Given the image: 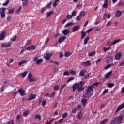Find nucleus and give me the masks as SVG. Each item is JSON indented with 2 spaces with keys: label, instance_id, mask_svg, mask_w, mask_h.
I'll return each instance as SVG.
<instances>
[{
  "label": "nucleus",
  "instance_id": "nucleus-1",
  "mask_svg": "<svg viewBox=\"0 0 124 124\" xmlns=\"http://www.w3.org/2000/svg\"><path fill=\"white\" fill-rule=\"evenodd\" d=\"M73 92H75L77 89L79 92H83L85 90V82H80L79 83H75L73 86Z\"/></svg>",
  "mask_w": 124,
  "mask_h": 124
},
{
  "label": "nucleus",
  "instance_id": "nucleus-2",
  "mask_svg": "<svg viewBox=\"0 0 124 124\" xmlns=\"http://www.w3.org/2000/svg\"><path fill=\"white\" fill-rule=\"evenodd\" d=\"M124 118V115L121 113L118 117L112 119L110 122V124H122V122H123Z\"/></svg>",
  "mask_w": 124,
  "mask_h": 124
},
{
  "label": "nucleus",
  "instance_id": "nucleus-3",
  "mask_svg": "<svg viewBox=\"0 0 124 124\" xmlns=\"http://www.w3.org/2000/svg\"><path fill=\"white\" fill-rule=\"evenodd\" d=\"M93 94V89L89 87L86 90L85 94L82 96L83 98H90L92 97V95Z\"/></svg>",
  "mask_w": 124,
  "mask_h": 124
},
{
  "label": "nucleus",
  "instance_id": "nucleus-4",
  "mask_svg": "<svg viewBox=\"0 0 124 124\" xmlns=\"http://www.w3.org/2000/svg\"><path fill=\"white\" fill-rule=\"evenodd\" d=\"M42 61H43V59H38V57H37V56L34 57V58L33 59V61L36 62V64H37V65L41 64V62H42Z\"/></svg>",
  "mask_w": 124,
  "mask_h": 124
},
{
  "label": "nucleus",
  "instance_id": "nucleus-5",
  "mask_svg": "<svg viewBox=\"0 0 124 124\" xmlns=\"http://www.w3.org/2000/svg\"><path fill=\"white\" fill-rule=\"evenodd\" d=\"M82 65L83 66H85L86 67H88L89 66H91V61L87 60L86 62H84L82 63Z\"/></svg>",
  "mask_w": 124,
  "mask_h": 124
},
{
  "label": "nucleus",
  "instance_id": "nucleus-6",
  "mask_svg": "<svg viewBox=\"0 0 124 124\" xmlns=\"http://www.w3.org/2000/svg\"><path fill=\"white\" fill-rule=\"evenodd\" d=\"M11 46V43L10 42L6 43H3L1 45L2 48H8V47Z\"/></svg>",
  "mask_w": 124,
  "mask_h": 124
},
{
  "label": "nucleus",
  "instance_id": "nucleus-7",
  "mask_svg": "<svg viewBox=\"0 0 124 124\" xmlns=\"http://www.w3.org/2000/svg\"><path fill=\"white\" fill-rule=\"evenodd\" d=\"M36 98V95L33 94H30L29 97V98L27 99V100H29V101H31V100L33 99H35Z\"/></svg>",
  "mask_w": 124,
  "mask_h": 124
},
{
  "label": "nucleus",
  "instance_id": "nucleus-8",
  "mask_svg": "<svg viewBox=\"0 0 124 124\" xmlns=\"http://www.w3.org/2000/svg\"><path fill=\"white\" fill-rule=\"evenodd\" d=\"M80 26L77 25L75 26H74L72 28V32H75V31H78L80 30Z\"/></svg>",
  "mask_w": 124,
  "mask_h": 124
},
{
  "label": "nucleus",
  "instance_id": "nucleus-9",
  "mask_svg": "<svg viewBox=\"0 0 124 124\" xmlns=\"http://www.w3.org/2000/svg\"><path fill=\"white\" fill-rule=\"evenodd\" d=\"M106 59L107 63H111L113 62V57L112 56H108Z\"/></svg>",
  "mask_w": 124,
  "mask_h": 124
},
{
  "label": "nucleus",
  "instance_id": "nucleus-10",
  "mask_svg": "<svg viewBox=\"0 0 124 124\" xmlns=\"http://www.w3.org/2000/svg\"><path fill=\"white\" fill-rule=\"evenodd\" d=\"M26 50H27V51H33L35 50V46L31 45L30 46L27 47Z\"/></svg>",
  "mask_w": 124,
  "mask_h": 124
},
{
  "label": "nucleus",
  "instance_id": "nucleus-11",
  "mask_svg": "<svg viewBox=\"0 0 124 124\" xmlns=\"http://www.w3.org/2000/svg\"><path fill=\"white\" fill-rule=\"evenodd\" d=\"M65 39H66V36H63L59 38V39H58V43H59V44H61V43H62V42H63V41H64Z\"/></svg>",
  "mask_w": 124,
  "mask_h": 124
},
{
  "label": "nucleus",
  "instance_id": "nucleus-12",
  "mask_svg": "<svg viewBox=\"0 0 124 124\" xmlns=\"http://www.w3.org/2000/svg\"><path fill=\"white\" fill-rule=\"evenodd\" d=\"M121 57H122V52H119L117 54H115V60H116L117 61H118V60H120V59H121Z\"/></svg>",
  "mask_w": 124,
  "mask_h": 124
},
{
  "label": "nucleus",
  "instance_id": "nucleus-13",
  "mask_svg": "<svg viewBox=\"0 0 124 124\" xmlns=\"http://www.w3.org/2000/svg\"><path fill=\"white\" fill-rule=\"evenodd\" d=\"M18 92L19 93L21 96H25L26 95V93H25V91L22 88L18 89Z\"/></svg>",
  "mask_w": 124,
  "mask_h": 124
},
{
  "label": "nucleus",
  "instance_id": "nucleus-14",
  "mask_svg": "<svg viewBox=\"0 0 124 124\" xmlns=\"http://www.w3.org/2000/svg\"><path fill=\"white\" fill-rule=\"evenodd\" d=\"M51 56H52V55L50 53H47L46 56H45L44 57V59H45V60H47V61H49V60H50V59H51Z\"/></svg>",
  "mask_w": 124,
  "mask_h": 124
},
{
  "label": "nucleus",
  "instance_id": "nucleus-15",
  "mask_svg": "<svg viewBox=\"0 0 124 124\" xmlns=\"http://www.w3.org/2000/svg\"><path fill=\"white\" fill-rule=\"evenodd\" d=\"M113 72V71H110L108 73H107L106 75L105 76V79H108L110 76H111L112 73Z\"/></svg>",
  "mask_w": 124,
  "mask_h": 124
},
{
  "label": "nucleus",
  "instance_id": "nucleus-16",
  "mask_svg": "<svg viewBox=\"0 0 124 124\" xmlns=\"http://www.w3.org/2000/svg\"><path fill=\"white\" fill-rule=\"evenodd\" d=\"M69 32H70V31L69 30H67V29L64 30L62 31V33L64 35H67V34H68Z\"/></svg>",
  "mask_w": 124,
  "mask_h": 124
},
{
  "label": "nucleus",
  "instance_id": "nucleus-17",
  "mask_svg": "<svg viewBox=\"0 0 124 124\" xmlns=\"http://www.w3.org/2000/svg\"><path fill=\"white\" fill-rule=\"evenodd\" d=\"M115 16L117 17H121L122 16V11L117 10L116 12Z\"/></svg>",
  "mask_w": 124,
  "mask_h": 124
},
{
  "label": "nucleus",
  "instance_id": "nucleus-18",
  "mask_svg": "<svg viewBox=\"0 0 124 124\" xmlns=\"http://www.w3.org/2000/svg\"><path fill=\"white\" fill-rule=\"evenodd\" d=\"M98 85H100V82H95L93 83V85L89 86V87L91 89H92L93 90V87L94 86H95L96 87H97V86H98Z\"/></svg>",
  "mask_w": 124,
  "mask_h": 124
},
{
  "label": "nucleus",
  "instance_id": "nucleus-19",
  "mask_svg": "<svg viewBox=\"0 0 124 124\" xmlns=\"http://www.w3.org/2000/svg\"><path fill=\"white\" fill-rule=\"evenodd\" d=\"M121 41V39L115 40L113 42L111 43L109 46H112V45H115L118 43V42H120Z\"/></svg>",
  "mask_w": 124,
  "mask_h": 124
},
{
  "label": "nucleus",
  "instance_id": "nucleus-20",
  "mask_svg": "<svg viewBox=\"0 0 124 124\" xmlns=\"http://www.w3.org/2000/svg\"><path fill=\"white\" fill-rule=\"evenodd\" d=\"M5 35V32H2L0 34V40H3L4 39V38L5 36H4Z\"/></svg>",
  "mask_w": 124,
  "mask_h": 124
},
{
  "label": "nucleus",
  "instance_id": "nucleus-21",
  "mask_svg": "<svg viewBox=\"0 0 124 124\" xmlns=\"http://www.w3.org/2000/svg\"><path fill=\"white\" fill-rule=\"evenodd\" d=\"M83 118V114L81 111H79L78 115V120H82Z\"/></svg>",
  "mask_w": 124,
  "mask_h": 124
},
{
  "label": "nucleus",
  "instance_id": "nucleus-22",
  "mask_svg": "<svg viewBox=\"0 0 124 124\" xmlns=\"http://www.w3.org/2000/svg\"><path fill=\"white\" fill-rule=\"evenodd\" d=\"M114 64H109L106 66L104 68L105 70H106V69H108V68H110V67H112V66H114Z\"/></svg>",
  "mask_w": 124,
  "mask_h": 124
},
{
  "label": "nucleus",
  "instance_id": "nucleus-23",
  "mask_svg": "<svg viewBox=\"0 0 124 124\" xmlns=\"http://www.w3.org/2000/svg\"><path fill=\"white\" fill-rule=\"evenodd\" d=\"M87 36V33L86 32L82 31L81 32V39H84V38H85V37H86V36Z\"/></svg>",
  "mask_w": 124,
  "mask_h": 124
},
{
  "label": "nucleus",
  "instance_id": "nucleus-24",
  "mask_svg": "<svg viewBox=\"0 0 124 124\" xmlns=\"http://www.w3.org/2000/svg\"><path fill=\"white\" fill-rule=\"evenodd\" d=\"M89 39H90V37L87 36L84 40L83 44L84 45H86V44H88V42L89 41Z\"/></svg>",
  "mask_w": 124,
  "mask_h": 124
},
{
  "label": "nucleus",
  "instance_id": "nucleus-25",
  "mask_svg": "<svg viewBox=\"0 0 124 124\" xmlns=\"http://www.w3.org/2000/svg\"><path fill=\"white\" fill-rule=\"evenodd\" d=\"M85 72H86V70L85 69L82 70L79 74V76H84L85 75Z\"/></svg>",
  "mask_w": 124,
  "mask_h": 124
},
{
  "label": "nucleus",
  "instance_id": "nucleus-26",
  "mask_svg": "<svg viewBox=\"0 0 124 124\" xmlns=\"http://www.w3.org/2000/svg\"><path fill=\"white\" fill-rule=\"evenodd\" d=\"M29 113H30L29 110L24 111L23 113L24 117H28V116H29Z\"/></svg>",
  "mask_w": 124,
  "mask_h": 124
},
{
  "label": "nucleus",
  "instance_id": "nucleus-27",
  "mask_svg": "<svg viewBox=\"0 0 124 124\" xmlns=\"http://www.w3.org/2000/svg\"><path fill=\"white\" fill-rule=\"evenodd\" d=\"M27 60H23L19 62V66H22V64H24V63H27Z\"/></svg>",
  "mask_w": 124,
  "mask_h": 124
},
{
  "label": "nucleus",
  "instance_id": "nucleus-28",
  "mask_svg": "<svg viewBox=\"0 0 124 124\" xmlns=\"http://www.w3.org/2000/svg\"><path fill=\"white\" fill-rule=\"evenodd\" d=\"M87 101H88V99L84 98L81 100V103H82V105L85 106L86 105V103H87Z\"/></svg>",
  "mask_w": 124,
  "mask_h": 124
},
{
  "label": "nucleus",
  "instance_id": "nucleus-29",
  "mask_svg": "<svg viewBox=\"0 0 124 124\" xmlns=\"http://www.w3.org/2000/svg\"><path fill=\"white\" fill-rule=\"evenodd\" d=\"M85 15H86V12H85L84 11H82L79 14V16L81 17H83V16H85Z\"/></svg>",
  "mask_w": 124,
  "mask_h": 124
},
{
  "label": "nucleus",
  "instance_id": "nucleus-30",
  "mask_svg": "<svg viewBox=\"0 0 124 124\" xmlns=\"http://www.w3.org/2000/svg\"><path fill=\"white\" fill-rule=\"evenodd\" d=\"M22 2L23 5L26 6L28 4V2L29 1V0H20Z\"/></svg>",
  "mask_w": 124,
  "mask_h": 124
},
{
  "label": "nucleus",
  "instance_id": "nucleus-31",
  "mask_svg": "<svg viewBox=\"0 0 124 124\" xmlns=\"http://www.w3.org/2000/svg\"><path fill=\"white\" fill-rule=\"evenodd\" d=\"M74 25V23H73V22H69L66 25H65V28H67L70 26H73Z\"/></svg>",
  "mask_w": 124,
  "mask_h": 124
},
{
  "label": "nucleus",
  "instance_id": "nucleus-32",
  "mask_svg": "<svg viewBox=\"0 0 124 124\" xmlns=\"http://www.w3.org/2000/svg\"><path fill=\"white\" fill-rule=\"evenodd\" d=\"M108 5L109 3H104L102 7H103V8H105L106 9H107V8H108Z\"/></svg>",
  "mask_w": 124,
  "mask_h": 124
},
{
  "label": "nucleus",
  "instance_id": "nucleus-33",
  "mask_svg": "<svg viewBox=\"0 0 124 124\" xmlns=\"http://www.w3.org/2000/svg\"><path fill=\"white\" fill-rule=\"evenodd\" d=\"M53 13H54V11H50L49 12H48L46 13V17H50L51 16V15H52V14H53Z\"/></svg>",
  "mask_w": 124,
  "mask_h": 124
},
{
  "label": "nucleus",
  "instance_id": "nucleus-34",
  "mask_svg": "<svg viewBox=\"0 0 124 124\" xmlns=\"http://www.w3.org/2000/svg\"><path fill=\"white\" fill-rule=\"evenodd\" d=\"M71 55H72V53L69 52H65L64 54L65 57H69L70 56H71Z\"/></svg>",
  "mask_w": 124,
  "mask_h": 124
},
{
  "label": "nucleus",
  "instance_id": "nucleus-35",
  "mask_svg": "<svg viewBox=\"0 0 124 124\" xmlns=\"http://www.w3.org/2000/svg\"><path fill=\"white\" fill-rule=\"evenodd\" d=\"M103 50H104L105 53H106V52L111 50V47H107V48L104 47Z\"/></svg>",
  "mask_w": 124,
  "mask_h": 124
},
{
  "label": "nucleus",
  "instance_id": "nucleus-36",
  "mask_svg": "<svg viewBox=\"0 0 124 124\" xmlns=\"http://www.w3.org/2000/svg\"><path fill=\"white\" fill-rule=\"evenodd\" d=\"M77 112V108H74L72 109V114H76Z\"/></svg>",
  "mask_w": 124,
  "mask_h": 124
},
{
  "label": "nucleus",
  "instance_id": "nucleus-37",
  "mask_svg": "<svg viewBox=\"0 0 124 124\" xmlns=\"http://www.w3.org/2000/svg\"><path fill=\"white\" fill-rule=\"evenodd\" d=\"M107 86L108 88H113V87L115 86V84L113 83H108Z\"/></svg>",
  "mask_w": 124,
  "mask_h": 124
},
{
  "label": "nucleus",
  "instance_id": "nucleus-38",
  "mask_svg": "<svg viewBox=\"0 0 124 124\" xmlns=\"http://www.w3.org/2000/svg\"><path fill=\"white\" fill-rule=\"evenodd\" d=\"M94 55H95V51H93L89 53L88 56L89 57H93V56H94Z\"/></svg>",
  "mask_w": 124,
  "mask_h": 124
},
{
  "label": "nucleus",
  "instance_id": "nucleus-39",
  "mask_svg": "<svg viewBox=\"0 0 124 124\" xmlns=\"http://www.w3.org/2000/svg\"><path fill=\"white\" fill-rule=\"evenodd\" d=\"M15 11V9L14 8H13L12 9H10L8 11V14H12V13H14Z\"/></svg>",
  "mask_w": 124,
  "mask_h": 124
},
{
  "label": "nucleus",
  "instance_id": "nucleus-40",
  "mask_svg": "<svg viewBox=\"0 0 124 124\" xmlns=\"http://www.w3.org/2000/svg\"><path fill=\"white\" fill-rule=\"evenodd\" d=\"M27 74H28V72L27 71H25L24 72H23V73H22L21 74V76H22V77H26V76H27Z\"/></svg>",
  "mask_w": 124,
  "mask_h": 124
},
{
  "label": "nucleus",
  "instance_id": "nucleus-41",
  "mask_svg": "<svg viewBox=\"0 0 124 124\" xmlns=\"http://www.w3.org/2000/svg\"><path fill=\"white\" fill-rule=\"evenodd\" d=\"M91 76V73H89L88 74H87V76L86 77H83L82 78V80H84L85 79H88V78H89V77H90Z\"/></svg>",
  "mask_w": 124,
  "mask_h": 124
},
{
  "label": "nucleus",
  "instance_id": "nucleus-42",
  "mask_svg": "<svg viewBox=\"0 0 124 124\" xmlns=\"http://www.w3.org/2000/svg\"><path fill=\"white\" fill-rule=\"evenodd\" d=\"M5 8H0V14L1 13H4V11H5Z\"/></svg>",
  "mask_w": 124,
  "mask_h": 124
},
{
  "label": "nucleus",
  "instance_id": "nucleus-43",
  "mask_svg": "<svg viewBox=\"0 0 124 124\" xmlns=\"http://www.w3.org/2000/svg\"><path fill=\"white\" fill-rule=\"evenodd\" d=\"M8 3H9V0H7L5 2L2 4L3 6H7L8 5Z\"/></svg>",
  "mask_w": 124,
  "mask_h": 124
},
{
  "label": "nucleus",
  "instance_id": "nucleus-44",
  "mask_svg": "<svg viewBox=\"0 0 124 124\" xmlns=\"http://www.w3.org/2000/svg\"><path fill=\"white\" fill-rule=\"evenodd\" d=\"M75 79V77H71L69 78L67 80V83H69V82H71V81H73Z\"/></svg>",
  "mask_w": 124,
  "mask_h": 124
},
{
  "label": "nucleus",
  "instance_id": "nucleus-45",
  "mask_svg": "<svg viewBox=\"0 0 124 124\" xmlns=\"http://www.w3.org/2000/svg\"><path fill=\"white\" fill-rule=\"evenodd\" d=\"M16 39H17V36H14L13 37L11 38V41H16Z\"/></svg>",
  "mask_w": 124,
  "mask_h": 124
},
{
  "label": "nucleus",
  "instance_id": "nucleus-46",
  "mask_svg": "<svg viewBox=\"0 0 124 124\" xmlns=\"http://www.w3.org/2000/svg\"><path fill=\"white\" fill-rule=\"evenodd\" d=\"M104 17H107L108 19H110V18H111V15H108L107 14H104Z\"/></svg>",
  "mask_w": 124,
  "mask_h": 124
},
{
  "label": "nucleus",
  "instance_id": "nucleus-47",
  "mask_svg": "<svg viewBox=\"0 0 124 124\" xmlns=\"http://www.w3.org/2000/svg\"><path fill=\"white\" fill-rule=\"evenodd\" d=\"M56 94V92H53L52 93H51L50 95H49V97H54Z\"/></svg>",
  "mask_w": 124,
  "mask_h": 124
},
{
  "label": "nucleus",
  "instance_id": "nucleus-48",
  "mask_svg": "<svg viewBox=\"0 0 124 124\" xmlns=\"http://www.w3.org/2000/svg\"><path fill=\"white\" fill-rule=\"evenodd\" d=\"M39 119V120H41V116L40 115H36L34 117V119Z\"/></svg>",
  "mask_w": 124,
  "mask_h": 124
},
{
  "label": "nucleus",
  "instance_id": "nucleus-49",
  "mask_svg": "<svg viewBox=\"0 0 124 124\" xmlns=\"http://www.w3.org/2000/svg\"><path fill=\"white\" fill-rule=\"evenodd\" d=\"M37 79L36 78H30L29 79V82H35L37 81Z\"/></svg>",
  "mask_w": 124,
  "mask_h": 124
},
{
  "label": "nucleus",
  "instance_id": "nucleus-50",
  "mask_svg": "<svg viewBox=\"0 0 124 124\" xmlns=\"http://www.w3.org/2000/svg\"><path fill=\"white\" fill-rule=\"evenodd\" d=\"M63 75L64 76H68L69 75V72H68L67 71H66L63 73Z\"/></svg>",
  "mask_w": 124,
  "mask_h": 124
},
{
  "label": "nucleus",
  "instance_id": "nucleus-51",
  "mask_svg": "<svg viewBox=\"0 0 124 124\" xmlns=\"http://www.w3.org/2000/svg\"><path fill=\"white\" fill-rule=\"evenodd\" d=\"M66 117H67V113L65 112L62 114V118H63V119H65Z\"/></svg>",
  "mask_w": 124,
  "mask_h": 124
},
{
  "label": "nucleus",
  "instance_id": "nucleus-52",
  "mask_svg": "<svg viewBox=\"0 0 124 124\" xmlns=\"http://www.w3.org/2000/svg\"><path fill=\"white\" fill-rule=\"evenodd\" d=\"M108 121V119H104L103 121H102L100 122V124H105V123H106V122H107Z\"/></svg>",
  "mask_w": 124,
  "mask_h": 124
},
{
  "label": "nucleus",
  "instance_id": "nucleus-53",
  "mask_svg": "<svg viewBox=\"0 0 124 124\" xmlns=\"http://www.w3.org/2000/svg\"><path fill=\"white\" fill-rule=\"evenodd\" d=\"M66 18L67 19H72V15H67L66 16Z\"/></svg>",
  "mask_w": 124,
  "mask_h": 124
},
{
  "label": "nucleus",
  "instance_id": "nucleus-54",
  "mask_svg": "<svg viewBox=\"0 0 124 124\" xmlns=\"http://www.w3.org/2000/svg\"><path fill=\"white\" fill-rule=\"evenodd\" d=\"M59 89H60V87L59 86L57 85L54 86V91H59Z\"/></svg>",
  "mask_w": 124,
  "mask_h": 124
},
{
  "label": "nucleus",
  "instance_id": "nucleus-55",
  "mask_svg": "<svg viewBox=\"0 0 124 124\" xmlns=\"http://www.w3.org/2000/svg\"><path fill=\"white\" fill-rule=\"evenodd\" d=\"M1 18L2 19L5 18V13H2L1 14Z\"/></svg>",
  "mask_w": 124,
  "mask_h": 124
},
{
  "label": "nucleus",
  "instance_id": "nucleus-56",
  "mask_svg": "<svg viewBox=\"0 0 124 124\" xmlns=\"http://www.w3.org/2000/svg\"><path fill=\"white\" fill-rule=\"evenodd\" d=\"M72 16H76V11L74 10L71 14Z\"/></svg>",
  "mask_w": 124,
  "mask_h": 124
},
{
  "label": "nucleus",
  "instance_id": "nucleus-57",
  "mask_svg": "<svg viewBox=\"0 0 124 124\" xmlns=\"http://www.w3.org/2000/svg\"><path fill=\"white\" fill-rule=\"evenodd\" d=\"M93 31V28L89 29L88 30H87L86 31V33H89V32H91V31Z\"/></svg>",
  "mask_w": 124,
  "mask_h": 124
},
{
  "label": "nucleus",
  "instance_id": "nucleus-58",
  "mask_svg": "<svg viewBox=\"0 0 124 124\" xmlns=\"http://www.w3.org/2000/svg\"><path fill=\"white\" fill-rule=\"evenodd\" d=\"M118 6H123V5H124V2L123 1L119 2L118 3Z\"/></svg>",
  "mask_w": 124,
  "mask_h": 124
},
{
  "label": "nucleus",
  "instance_id": "nucleus-59",
  "mask_svg": "<svg viewBox=\"0 0 124 124\" xmlns=\"http://www.w3.org/2000/svg\"><path fill=\"white\" fill-rule=\"evenodd\" d=\"M81 16L78 15L77 17H76V20L77 21H80L81 20Z\"/></svg>",
  "mask_w": 124,
  "mask_h": 124
},
{
  "label": "nucleus",
  "instance_id": "nucleus-60",
  "mask_svg": "<svg viewBox=\"0 0 124 124\" xmlns=\"http://www.w3.org/2000/svg\"><path fill=\"white\" fill-rule=\"evenodd\" d=\"M46 104V100H43L42 103V106H44V107H45V105Z\"/></svg>",
  "mask_w": 124,
  "mask_h": 124
},
{
  "label": "nucleus",
  "instance_id": "nucleus-61",
  "mask_svg": "<svg viewBox=\"0 0 124 124\" xmlns=\"http://www.w3.org/2000/svg\"><path fill=\"white\" fill-rule=\"evenodd\" d=\"M66 86V84H62L61 86V90H63V89L65 88Z\"/></svg>",
  "mask_w": 124,
  "mask_h": 124
},
{
  "label": "nucleus",
  "instance_id": "nucleus-62",
  "mask_svg": "<svg viewBox=\"0 0 124 124\" xmlns=\"http://www.w3.org/2000/svg\"><path fill=\"white\" fill-rule=\"evenodd\" d=\"M52 5V2H50L48 4L46 5V8H49L51 7V5Z\"/></svg>",
  "mask_w": 124,
  "mask_h": 124
},
{
  "label": "nucleus",
  "instance_id": "nucleus-63",
  "mask_svg": "<svg viewBox=\"0 0 124 124\" xmlns=\"http://www.w3.org/2000/svg\"><path fill=\"white\" fill-rule=\"evenodd\" d=\"M70 73L71 74L73 75H74L75 74H76V72H75L74 70H71L70 71Z\"/></svg>",
  "mask_w": 124,
  "mask_h": 124
},
{
  "label": "nucleus",
  "instance_id": "nucleus-64",
  "mask_svg": "<svg viewBox=\"0 0 124 124\" xmlns=\"http://www.w3.org/2000/svg\"><path fill=\"white\" fill-rule=\"evenodd\" d=\"M8 124H14V121H13V120H10L8 122Z\"/></svg>",
  "mask_w": 124,
  "mask_h": 124
}]
</instances>
